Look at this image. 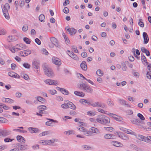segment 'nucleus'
<instances>
[{
    "label": "nucleus",
    "mask_w": 151,
    "mask_h": 151,
    "mask_svg": "<svg viewBox=\"0 0 151 151\" xmlns=\"http://www.w3.org/2000/svg\"><path fill=\"white\" fill-rule=\"evenodd\" d=\"M22 77L24 79L27 81H28L29 79V78L27 74L25 73H22Z\"/></svg>",
    "instance_id": "48"
},
{
    "label": "nucleus",
    "mask_w": 151,
    "mask_h": 151,
    "mask_svg": "<svg viewBox=\"0 0 151 151\" xmlns=\"http://www.w3.org/2000/svg\"><path fill=\"white\" fill-rule=\"evenodd\" d=\"M52 62L56 65L60 66L62 64L61 60L56 57H53L52 59Z\"/></svg>",
    "instance_id": "9"
},
{
    "label": "nucleus",
    "mask_w": 151,
    "mask_h": 151,
    "mask_svg": "<svg viewBox=\"0 0 151 151\" xmlns=\"http://www.w3.org/2000/svg\"><path fill=\"white\" fill-rule=\"evenodd\" d=\"M27 129L29 132L31 134L39 133L40 132V130L37 128L29 127Z\"/></svg>",
    "instance_id": "11"
},
{
    "label": "nucleus",
    "mask_w": 151,
    "mask_h": 151,
    "mask_svg": "<svg viewBox=\"0 0 151 151\" xmlns=\"http://www.w3.org/2000/svg\"><path fill=\"white\" fill-rule=\"evenodd\" d=\"M79 88L84 92L88 93H91L93 91V89L89 85L85 83L81 84Z\"/></svg>",
    "instance_id": "4"
},
{
    "label": "nucleus",
    "mask_w": 151,
    "mask_h": 151,
    "mask_svg": "<svg viewBox=\"0 0 151 151\" xmlns=\"http://www.w3.org/2000/svg\"><path fill=\"white\" fill-rule=\"evenodd\" d=\"M143 37L144 38V43L145 44L147 43L149 41V38L147 33L145 32H143Z\"/></svg>",
    "instance_id": "27"
},
{
    "label": "nucleus",
    "mask_w": 151,
    "mask_h": 151,
    "mask_svg": "<svg viewBox=\"0 0 151 151\" xmlns=\"http://www.w3.org/2000/svg\"><path fill=\"white\" fill-rule=\"evenodd\" d=\"M134 135L138 139L145 142L147 141V139L148 138H146V137H145L143 135L139 134L137 135L136 134V133L135 135Z\"/></svg>",
    "instance_id": "22"
},
{
    "label": "nucleus",
    "mask_w": 151,
    "mask_h": 151,
    "mask_svg": "<svg viewBox=\"0 0 151 151\" xmlns=\"http://www.w3.org/2000/svg\"><path fill=\"white\" fill-rule=\"evenodd\" d=\"M90 130L92 133L96 134H98L100 133L99 130L96 128L92 127L90 128Z\"/></svg>",
    "instance_id": "25"
},
{
    "label": "nucleus",
    "mask_w": 151,
    "mask_h": 151,
    "mask_svg": "<svg viewBox=\"0 0 151 151\" xmlns=\"http://www.w3.org/2000/svg\"><path fill=\"white\" fill-rule=\"evenodd\" d=\"M57 89L59 90L64 95H68L69 94V92L67 90L62 88H60L59 87H57Z\"/></svg>",
    "instance_id": "26"
},
{
    "label": "nucleus",
    "mask_w": 151,
    "mask_h": 151,
    "mask_svg": "<svg viewBox=\"0 0 151 151\" xmlns=\"http://www.w3.org/2000/svg\"><path fill=\"white\" fill-rule=\"evenodd\" d=\"M11 134V132L9 130H5L0 131V135L3 137H6L9 135Z\"/></svg>",
    "instance_id": "14"
},
{
    "label": "nucleus",
    "mask_w": 151,
    "mask_h": 151,
    "mask_svg": "<svg viewBox=\"0 0 151 151\" xmlns=\"http://www.w3.org/2000/svg\"><path fill=\"white\" fill-rule=\"evenodd\" d=\"M104 137L105 139H114L116 138L114 135L110 134H105L104 136Z\"/></svg>",
    "instance_id": "15"
},
{
    "label": "nucleus",
    "mask_w": 151,
    "mask_h": 151,
    "mask_svg": "<svg viewBox=\"0 0 151 151\" xmlns=\"http://www.w3.org/2000/svg\"><path fill=\"white\" fill-rule=\"evenodd\" d=\"M131 122L135 124H137L139 122V120L136 119H133L131 120Z\"/></svg>",
    "instance_id": "47"
},
{
    "label": "nucleus",
    "mask_w": 151,
    "mask_h": 151,
    "mask_svg": "<svg viewBox=\"0 0 151 151\" xmlns=\"http://www.w3.org/2000/svg\"><path fill=\"white\" fill-rule=\"evenodd\" d=\"M137 116L142 120H144L145 119V117L143 115L140 113H138L137 115Z\"/></svg>",
    "instance_id": "62"
},
{
    "label": "nucleus",
    "mask_w": 151,
    "mask_h": 151,
    "mask_svg": "<svg viewBox=\"0 0 151 151\" xmlns=\"http://www.w3.org/2000/svg\"><path fill=\"white\" fill-rule=\"evenodd\" d=\"M58 141V140L57 139H52L50 140H46V145H51L53 144V143L57 142Z\"/></svg>",
    "instance_id": "16"
},
{
    "label": "nucleus",
    "mask_w": 151,
    "mask_h": 151,
    "mask_svg": "<svg viewBox=\"0 0 151 151\" xmlns=\"http://www.w3.org/2000/svg\"><path fill=\"white\" fill-rule=\"evenodd\" d=\"M122 69L123 70L126 71L127 69V68L124 62H122L121 63Z\"/></svg>",
    "instance_id": "44"
},
{
    "label": "nucleus",
    "mask_w": 151,
    "mask_h": 151,
    "mask_svg": "<svg viewBox=\"0 0 151 151\" xmlns=\"http://www.w3.org/2000/svg\"><path fill=\"white\" fill-rule=\"evenodd\" d=\"M68 52L69 53V56L71 57L73 59L76 60H79V58L73 52L71 51L70 52V51H68Z\"/></svg>",
    "instance_id": "23"
},
{
    "label": "nucleus",
    "mask_w": 151,
    "mask_h": 151,
    "mask_svg": "<svg viewBox=\"0 0 151 151\" xmlns=\"http://www.w3.org/2000/svg\"><path fill=\"white\" fill-rule=\"evenodd\" d=\"M17 139L19 142L21 143H24L25 142V140L24 138L21 136H17Z\"/></svg>",
    "instance_id": "31"
},
{
    "label": "nucleus",
    "mask_w": 151,
    "mask_h": 151,
    "mask_svg": "<svg viewBox=\"0 0 151 151\" xmlns=\"http://www.w3.org/2000/svg\"><path fill=\"white\" fill-rule=\"evenodd\" d=\"M79 102L81 103L86 105H90V103L87 100L83 99H80Z\"/></svg>",
    "instance_id": "34"
},
{
    "label": "nucleus",
    "mask_w": 151,
    "mask_h": 151,
    "mask_svg": "<svg viewBox=\"0 0 151 151\" xmlns=\"http://www.w3.org/2000/svg\"><path fill=\"white\" fill-rule=\"evenodd\" d=\"M122 133V132H114V135L115 136H118L119 138H120Z\"/></svg>",
    "instance_id": "61"
},
{
    "label": "nucleus",
    "mask_w": 151,
    "mask_h": 151,
    "mask_svg": "<svg viewBox=\"0 0 151 151\" xmlns=\"http://www.w3.org/2000/svg\"><path fill=\"white\" fill-rule=\"evenodd\" d=\"M31 51L30 50H27L20 52V54L22 56H27L31 54Z\"/></svg>",
    "instance_id": "21"
},
{
    "label": "nucleus",
    "mask_w": 151,
    "mask_h": 151,
    "mask_svg": "<svg viewBox=\"0 0 151 151\" xmlns=\"http://www.w3.org/2000/svg\"><path fill=\"white\" fill-rule=\"evenodd\" d=\"M41 52L44 55H47L48 54V52L45 49L43 48L41 50Z\"/></svg>",
    "instance_id": "57"
},
{
    "label": "nucleus",
    "mask_w": 151,
    "mask_h": 151,
    "mask_svg": "<svg viewBox=\"0 0 151 151\" xmlns=\"http://www.w3.org/2000/svg\"><path fill=\"white\" fill-rule=\"evenodd\" d=\"M64 133L66 135L68 136L70 134H74V131L73 130H70L65 131Z\"/></svg>",
    "instance_id": "38"
},
{
    "label": "nucleus",
    "mask_w": 151,
    "mask_h": 151,
    "mask_svg": "<svg viewBox=\"0 0 151 151\" xmlns=\"http://www.w3.org/2000/svg\"><path fill=\"white\" fill-rule=\"evenodd\" d=\"M141 60L142 62H145L146 63L147 65V64L148 63L146 59L145 56L143 55H142Z\"/></svg>",
    "instance_id": "56"
},
{
    "label": "nucleus",
    "mask_w": 151,
    "mask_h": 151,
    "mask_svg": "<svg viewBox=\"0 0 151 151\" xmlns=\"http://www.w3.org/2000/svg\"><path fill=\"white\" fill-rule=\"evenodd\" d=\"M40 113H43V111L47 109V107L45 105H40L37 107Z\"/></svg>",
    "instance_id": "12"
},
{
    "label": "nucleus",
    "mask_w": 151,
    "mask_h": 151,
    "mask_svg": "<svg viewBox=\"0 0 151 151\" xmlns=\"http://www.w3.org/2000/svg\"><path fill=\"white\" fill-rule=\"evenodd\" d=\"M39 143L42 145H46V140H41L39 141Z\"/></svg>",
    "instance_id": "63"
},
{
    "label": "nucleus",
    "mask_w": 151,
    "mask_h": 151,
    "mask_svg": "<svg viewBox=\"0 0 151 151\" xmlns=\"http://www.w3.org/2000/svg\"><path fill=\"white\" fill-rule=\"evenodd\" d=\"M97 110L99 112H100L102 114H106L108 115V114L109 113H110L108 112L107 111L104 110L101 108L97 109Z\"/></svg>",
    "instance_id": "41"
},
{
    "label": "nucleus",
    "mask_w": 151,
    "mask_h": 151,
    "mask_svg": "<svg viewBox=\"0 0 151 151\" xmlns=\"http://www.w3.org/2000/svg\"><path fill=\"white\" fill-rule=\"evenodd\" d=\"M10 8V6L8 3L5 4L3 6H1L3 15L5 18L8 20L10 19L9 15L8 12V10Z\"/></svg>",
    "instance_id": "3"
},
{
    "label": "nucleus",
    "mask_w": 151,
    "mask_h": 151,
    "mask_svg": "<svg viewBox=\"0 0 151 151\" xmlns=\"http://www.w3.org/2000/svg\"><path fill=\"white\" fill-rule=\"evenodd\" d=\"M44 70L45 74L48 77L52 78L54 76V73L50 68L45 67L44 68Z\"/></svg>",
    "instance_id": "5"
},
{
    "label": "nucleus",
    "mask_w": 151,
    "mask_h": 151,
    "mask_svg": "<svg viewBox=\"0 0 151 151\" xmlns=\"http://www.w3.org/2000/svg\"><path fill=\"white\" fill-rule=\"evenodd\" d=\"M44 82L47 84L57 86L58 83L57 81L51 79H46L44 81Z\"/></svg>",
    "instance_id": "8"
},
{
    "label": "nucleus",
    "mask_w": 151,
    "mask_h": 151,
    "mask_svg": "<svg viewBox=\"0 0 151 151\" xmlns=\"http://www.w3.org/2000/svg\"><path fill=\"white\" fill-rule=\"evenodd\" d=\"M6 33V31L4 29L0 28V35H5Z\"/></svg>",
    "instance_id": "49"
},
{
    "label": "nucleus",
    "mask_w": 151,
    "mask_h": 151,
    "mask_svg": "<svg viewBox=\"0 0 151 151\" xmlns=\"http://www.w3.org/2000/svg\"><path fill=\"white\" fill-rule=\"evenodd\" d=\"M107 103L109 106H112L113 105V103L110 99H108L107 101Z\"/></svg>",
    "instance_id": "60"
},
{
    "label": "nucleus",
    "mask_w": 151,
    "mask_h": 151,
    "mask_svg": "<svg viewBox=\"0 0 151 151\" xmlns=\"http://www.w3.org/2000/svg\"><path fill=\"white\" fill-rule=\"evenodd\" d=\"M47 91L50 94L52 95L55 94L57 93L56 90L55 89H49Z\"/></svg>",
    "instance_id": "45"
},
{
    "label": "nucleus",
    "mask_w": 151,
    "mask_h": 151,
    "mask_svg": "<svg viewBox=\"0 0 151 151\" xmlns=\"http://www.w3.org/2000/svg\"><path fill=\"white\" fill-rule=\"evenodd\" d=\"M96 73L99 76H102L103 75V73L100 69L96 71Z\"/></svg>",
    "instance_id": "54"
},
{
    "label": "nucleus",
    "mask_w": 151,
    "mask_h": 151,
    "mask_svg": "<svg viewBox=\"0 0 151 151\" xmlns=\"http://www.w3.org/2000/svg\"><path fill=\"white\" fill-rule=\"evenodd\" d=\"M90 105L94 107H101L102 108H105L106 107V106L105 104L101 102H94L91 104H90Z\"/></svg>",
    "instance_id": "7"
},
{
    "label": "nucleus",
    "mask_w": 151,
    "mask_h": 151,
    "mask_svg": "<svg viewBox=\"0 0 151 151\" xmlns=\"http://www.w3.org/2000/svg\"><path fill=\"white\" fill-rule=\"evenodd\" d=\"M8 74L9 76L18 79L20 78V76L19 75L14 72H9Z\"/></svg>",
    "instance_id": "18"
},
{
    "label": "nucleus",
    "mask_w": 151,
    "mask_h": 151,
    "mask_svg": "<svg viewBox=\"0 0 151 151\" xmlns=\"http://www.w3.org/2000/svg\"><path fill=\"white\" fill-rule=\"evenodd\" d=\"M49 134V132L48 131H44L41 133H40L39 134V136L40 137H41L47 135Z\"/></svg>",
    "instance_id": "51"
},
{
    "label": "nucleus",
    "mask_w": 151,
    "mask_h": 151,
    "mask_svg": "<svg viewBox=\"0 0 151 151\" xmlns=\"http://www.w3.org/2000/svg\"><path fill=\"white\" fill-rule=\"evenodd\" d=\"M47 120H49V121L46 122H45V124L47 126H51L52 122L58 123V122L57 121L52 119H48Z\"/></svg>",
    "instance_id": "24"
},
{
    "label": "nucleus",
    "mask_w": 151,
    "mask_h": 151,
    "mask_svg": "<svg viewBox=\"0 0 151 151\" xmlns=\"http://www.w3.org/2000/svg\"><path fill=\"white\" fill-rule=\"evenodd\" d=\"M20 148V151L25 150L27 149V145H23L19 144Z\"/></svg>",
    "instance_id": "40"
},
{
    "label": "nucleus",
    "mask_w": 151,
    "mask_h": 151,
    "mask_svg": "<svg viewBox=\"0 0 151 151\" xmlns=\"http://www.w3.org/2000/svg\"><path fill=\"white\" fill-rule=\"evenodd\" d=\"M77 76L80 78V79H83L85 80L86 79V78L85 77L81 74L78 73L77 74Z\"/></svg>",
    "instance_id": "64"
},
{
    "label": "nucleus",
    "mask_w": 151,
    "mask_h": 151,
    "mask_svg": "<svg viewBox=\"0 0 151 151\" xmlns=\"http://www.w3.org/2000/svg\"><path fill=\"white\" fill-rule=\"evenodd\" d=\"M127 134L132 135H135V133L132 131L128 129H127L126 132H125Z\"/></svg>",
    "instance_id": "46"
},
{
    "label": "nucleus",
    "mask_w": 151,
    "mask_h": 151,
    "mask_svg": "<svg viewBox=\"0 0 151 151\" xmlns=\"http://www.w3.org/2000/svg\"><path fill=\"white\" fill-rule=\"evenodd\" d=\"M7 40L8 42H11L16 41L17 39L14 36L9 35L7 37Z\"/></svg>",
    "instance_id": "28"
},
{
    "label": "nucleus",
    "mask_w": 151,
    "mask_h": 151,
    "mask_svg": "<svg viewBox=\"0 0 151 151\" xmlns=\"http://www.w3.org/2000/svg\"><path fill=\"white\" fill-rule=\"evenodd\" d=\"M28 29V26L27 25H24L22 27V30L24 32H26Z\"/></svg>",
    "instance_id": "59"
},
{
    "label": "nucleus",
    "mask_w": 151,
    "mask_h": 151,
    "mask_svg": "<svg viewBox=\"0 0 151 151\" xmlns=\"http://www.w3.org/2000/svg\"><path fill=\"white\" fill-rule=\"evenodd\" d=\"M139 22H138V25L142 27H143L144 26V24L142 22V19H139Z\"/></svg>",
    "instance_id": "55"
},
{
    "label": "nucleus",
    "mask_w": 151,
    "mask_h": 151,
    "mask_svg": "<svg viewBox=\"0 0 151 151\" xmlns=\"http://www.w3.org/2000/svg\"><path fill=\"white\" fill-rule=\"evenodd\" d=\"M24 41L27 44H29L30 43V40L27 37H24L23 38Z\"/></svg>",
    "instance_id": "52"
},
{
    "label": "nucleus",
    "mask_w": 151,
    "mask_h": 151,
    "mask_svg": "<svg viewBox=\"0 0 151 151\" xmlns=\"http://www.w3.org/2000/svg\"><path fill=\"white\" fill-rule=\"evenodd\" d=\"M23 66L26 68L29 69L30 68V65L27 63H25L23 64Z\"/></svg>",
    "instance_id": "58"
},
{
    "label": "nucleus",
    "mask_w": 151,
    "mask_h": 151,
    "mask_svg": "<svg viewBox=\"0 0 151 151\" xmlns=\"http://www.w3.org/2000/svg\"><path fill=\"white\" fill-rule=\"evenodd\" d=\"M76 128L80 132H84L86 131V129L83 126H78L76 127Z\"/></svg>",
    "instance_id": "39"
},
{
    "label": "nucleus",
    "mask_w": 151,
    "mask_h": 151,
    "mask_svg": "<svg viewBox=\"0 0 151 151\" xmlns=\"http://www.w3.org/2000/svg\"><path fill=\"white\" fill-rule=\"evenodd\" d=\"M36 98L37 101L39 102H44L45 101L44 99L41 96L36 97Z\"/></svg>",
    "instance_id": "53"
},
{
    "label": "nucleus",
    "mask_w": 151,
    "mask_h": 151,
    "mask_svg": "<svg viewBox=\"0 0 151 151\" xmlns=\"http://www.w3.org/2000/svg\"><path fill=\"white\" fill-rule=\"evenodd\" d=\"M118 101L122 105H126L127 106H129V104L128 103H127V101L124 100L119 99H118Z\"/></svg>",
    "instance_id": "35"
},
{
    "label": "nucleus",
    "mask_w": 151,
    "mask_h": 151,
    "mask_svg": "<svg viewBox=\"0 0 151 151\" xmlns=\"http://www.w3.org/2000/svg\"><path fill=\"white\" fill-rule=\"evenodd\" d=\"M8 122V120L5 118L0 117V123H6Z\"/></svg>",
    "instance_id": "50"
},
{
    "label": "nucleus",
    "mask_w": 151,
    "mask_h": 151,
    "mask_svg": "<svg viewBox=\"0 0 151 151\" xmlns=\"http://www.w3.org/2000/svg\"><path fill=\"white\" fill-rule=\"evenodd\" d=\"M62 35L65 40L66 44H69L70 42V40H69L68 37L65 35V34L64 33H63Z\"/></svg>",
    "instance_id": "42"
},
{
    "label": "nucleus",
    "mask_w": 151,
    "mask_h": 151,
    "mask_svg": "<svg viewBox=\"0 0 151 151\" xmlns=\"http://www.w3.org/2000/svg\"><path fill=\"white\" fill-rule=\"evenodd\" d=\"M81 147L82 149L85 150L93 149V147L90 145H82Z\"/></svg>",
    "instance_id": "32"
},
{
    "label": "nucleus",
    "mask_w": 151,
    "mask_h": 151,
    "mask_svg": "<svg viewBox=\"0 0 151 151\" xmlns=\"http://www.w3.org/2000/svg\"><path fill=\"white\" fill-rule=\"evenodd\" d=\"M26 48V46L24 44L20 43L15 45L14 47H11L9 48L10 50L13 53L16 51L23 50Z\"/></svg>",
    "instance_id": "2"
},
{
    "label": "nucleus",
    "mask_w": 151,
    "mask_h": 151,
    "mask_svg": "<svg viewBox=\"0 0 151 151\" xmlns=\"http://www.w3.org/2000/svg\"><path fill=\"white\" fill-rule=\"evenodd\" d=\"M50 40L51 43L55 46L59 47L57 40L54 37H51L50 38Z\"/></svg>",
    "instance_id": "20"
},
{
    "label": "nucleus",
    "mask_w": 151,
    "mask_h": 151,
    "mask_svg": "<svg viewBox=\"0 0 151 151\" xmlns=\"http://www.w3.org/2000/svg\"><path fill=\"white\" fill-rule=\"evenodd\" d=\"M10 151H20L19 144L18 143L14 145V148L11 150Z\"/></svg>",
    "instance_id": "33"
},
{
    "label": "nucleus",
    "mask_w": 151,
    "mask_h": 151,
    "mask_svg": "<svg viewBox=\"0 0 151 151\" xmlns=\"http://www.w3.org/2000/svg\"><path fill=\"white\" fill-rule=\"evenodd\" d=\"M108 115L117 121H121L123 119L122 117L112 113H110L108 114Z\"/></svg>",
    "instance_id": "10"
},
{
    "label": "nucleus",
    "mask_w": 151,
    "mask_h": 151,
    "mask_svg": "<svg viewBox=\"0 0 151 151\" xmlns=\"http://www.w3.org/2000/svg\"><path fill=\"white\" fill-rule=\"evenodd\" d=\"M80 66L82 69L84 71H86L87 69V67L86 62L83 61L82 62L80 65Z\"/></svg>",
    "instance_id": "29"
},
{
    "label": "nucleus",
    "mask_w": 151,
    "mask_h": 151,
    "mask_svg": "<svg viewBox=\"0 0 151 151\" xmlns=\"http://www.w3.org/2000/svg\"><path fill=\"white\" fill-rule=\"evenodd\" d=\"M67 30L69 32L70 35H73L75 34L77 32V30L73 28H68L67 29Z\"/></svg>",
    "instance_id": "30"
},
{
    "label": "nucleus",
    "mask_w": 151,
    "mask_h": 151,
    "mask_svg": "<svg viewBox=\"0 0 151 151\" xmlns=\"http://www.w3.org/2000/svg\"><path fill=\"white\" fill-rule=\"evenodd\" d=\"M1 100L3 102L7 103L12 104L14 102V101L13 100L9 98L3 97Z\"/></svg>",
    "instance_id": "17"
},
{
    "label": "nucleus",
    "mask_w": 151,
    "mask_h": 151,
    "mask_svg": "<svg viewBox=\"0 0 151 151\" xmlns=\"http://www.w3.org/2000/svg\"><path fill=\"white\" fill-rule=\"evenodd\" d=\"M74 93L75 95L78 96L84 97L85 96V93L82 92L75 91L74 92Z\"/></svg>",
    "instance_id": "36"
},
{
    "label": "nucleus",
    "mask_w": 151,
    "mask_h": 151,
    "mask_svg": "<svg viewBox=\"0 0 151 151\" xmlns=\"http://www.w3.org/2000/svg\"><path fill=\"white\" fill-rule=\"evenodd\" d=\"M32 64L33 68L36 70V73H38L40 71V63L39 61L36 60H34L33 61Z\"/></svg>",
    "instance_id": "6"
},
{
    "label": "nucleus",
    "mask_w": 151,
    "mask_h": 151,
    "mask_svg": "<svg viewBox=\"0 0 151 151\" xmlns=\"http://www.w3.org/2000/svg\"><path fill=\"white\" fill-rule=\"evenodd\" d=\"M110 143L112 145L116 147H122L123 145L120 142L116 141H112Z\"/></svg>",
    "instance_id": "13"
},
{
    "label": "nucleus",
    "mask_w": 151,
    "mask_h": 151,
    "mask_svg": "<svg viewBox=\"0 0 151 151\" xmlns=\"http://www.w3.org/2000/svg\"><path fill=\"white\" fill-rule=\"evenodd\" d=\"M39 20L42 22H44L45 21V17L44 15L40 14L39 16Z\"/></svg>",
    "instance_id": "43"
},
{
    "label": "nucleus",
    "mask_w": 151,
    "mask_h": 151,
    "mask_svg": "<svg viewBox=\"0 0 151 151\" xmlns=\"http://www.w3.org/2000/svg\"><path fill=\"white\" fill-rule=\"evenodd\" d=\"M97 123L103 125L109 124L110 119L107 116L103 114H99L97 116Z\"/></svg>",
    "instance_id": "1"
},
{
    "label": "nucleus",
    "mask_w": 151,
    "mask_h": 151,
    "mask_svg": "<svg viewBox=\"0 0 151 151\" xmlns=\"http://www.w3.org/2000/svg\"><path fill=\"white\" fill-rule=\"evenodd\" d=\"M68 108L73 110H75L76 108V106L71 102H70L68 103Z\"/></svg>",
    "instance_id": "37"
},
{
    "label": "nucleus",
    "mask_w": 151,
    "mask_h": 151,
    "mask_svg": "<svg viewBox=\"0 0 151 151\" xmlns=\"http://www.w3.org/2000/svg\"><path fill=\"white\" fill-rule=\"evenodd\" d=\"M119 138L123 140L126 141H128L129 139V136L122 132Z\"/></svg>",
    "instance_id": "19"
}]
</instances>
